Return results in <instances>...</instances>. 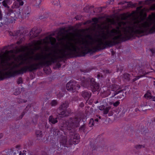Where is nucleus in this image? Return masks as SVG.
Wrapping results in <instances>:
<instances>
[{"label": "nucleus", "mask_w": 155, "mask_h": 155, "mask_svg": "<svg viewBox=\"0 0 155 155\" xmlns=\"http://www.w3.org/2000/svg\"><path fill=\"white\" fill-rule=\"evenodd\" d=\"M144 147V146L143 145H136L135 147V148L137 149H138Z\"/></svg>", "instance_id": "14"}, {"label": "nucleus", "mask_w": 155, "mask_h": 155, "mask_svg": "<svg viewBox=\"0 0 155 155\" xmlns=\"http://www.w3.org/2000/svg\"><path fill=\"white\" fill-rule=\"evenodd\" d=\"M2 1V0H0V3H1Z\"/></svg>", "instance_id": "39"}, {"label": "nucleus", "mask_w": 155, "mask_h": 155, "mask_svg": "<svg viewBox=\"0 0 155 155\" xmlns=\"http://www.w3.org/2000/svg\"><path fill=\"white\" fill-rule=\"evenodd\" d=\"M95 121H97V122H98V119L97 118V119H96L95 120Z\"/></svg>", "instance_id": "33"}, {"label": "nucleus", "mask_w": 155, "mask_h": 155, "mask_svg": "<svg viewBox=\"0 0 155 155\" xmlns=\"http://www.w3.org/2000/svg\"><path fill=\"white\" fill-rule=\"evenodd\" d=\"M57 103V101H53L51 102V104L52 106L55 105Z\"/></svg>", "instance_id": "21"}, {"label": "nucleus", "mask_w": 155, "mask_h": 155, "mask_svg": "<svg viewBox=\"0 0 155 155\" xmlns=\"http://www.w3.org/2000/svg\"><path fill=\"white\" fill-rule=\"evenodd\" d=\"M49 122L52 124H54L57 122L56 119H54L52 116H50L49 118Z\"/></svg>", "instance_id": "7"}, {"label": "nucleus", "mask_w": 155, "mask_h": 155, "mask_svg": "<svg viewBox=\"0 0 155 155\" xmlns=\"http://www.w3.org/2000/svg\"><path fill=\"white\" fill-rule=\"evenodd\" d=\"M19 94V89H16V91L14 92V94L16 95H17Z\"/></svg>", "instance_id": "17"}, {"label": "nucleus", "mask_w": 155, "mask_h": 155, "mask_svg": "<svg viewBox=\"0 0 155 155\" xmlns=\"http://www.w3.org/2000/svg\"><path fill=\"white\" fill-rule=\"evenodd\" d=\"M0 27H1V25H0Z\"/></svg>", "instance_id": "46"}, {"label": "nucleus", "mask_w": 155, "mask_h": 155, "mask_svg": "<svg viewBox=\"0 0 155 155\" xmlns=\"http://www.w3.org/2000/svg\"><path fill=\"white\" fill-rule=\"evenodd\" d=\"M11 22L12 23L13 22V21H11Z\"/></svg>", "instance_id": "42"}, {"label": "nucleus", "mask_w": 155, "mask_h": 155, "mask_svg": "<svg viewBox=\"0 0 155 155\" xmlns=\"http://www.w3.org/2000/svg\"><path fill=\"white\" fill-rule=\"evenodd\" d=\"M26 11L25 12V14L28 15L30 14V9L29 8H26Z\"/></svg>", "instance_id": "16"}, {"label": "nucleus", "mask_w": 155, "mask_h": 155, "mask_svg": "<svg viewBox=\"0 0 155 155\" xmlns=\"http://www.w3.org/2000/svg\"><path fill=\"white\" fill-rule=\"evenodd\" d=\"M13 7L14 8H18L19 7V0H17L15 1Z\"/></svg>", "instance_id": "6"}, {"label": "nucleus", "mask_w": 155, "mask_h": 155, "mask_svg": "<svg viewBox=\"0 0 155 155\" xmlns=\"http://www.w3.org/2000/svg\"><path fill=\"white\" fill-rule=\"evenodd\" d=\"M21 47H20V51L21 50Z\"/></svg>", "instance_id": "37"}, {"label": "nucleus", "mask_w": 155, "mask_h": 155, "mask_svg": "<svg viewBox=\"0 0 155 155\" xmlns=\"http://www.w3.org/2000/svg\"><path fill=\"white\" fill-rule=\"evenodd\" d=\"M19 43V41H18L17 42V44H18Z\"/></svg>", "instance_id": "35"}, {"label": "nucleus", "mask_w": 155, "mask_h": 155, "mask_svg": "<svg viewBox=\"0 0 155 155\" xmlns=\"http://www.w3.org/2000/svg\"><path fill=\"white\" fill-rule=\"evenodd\" d=\"M11 22L12 23L13 22V21H11Z\"/></svg>", "instance_id": "43"}, {"label": "nucleus", "mask_w": 155, "mask_h": 155, "mask_svg": "<svg viewBox=\"0 0 155 155\" xmlns=\"http://www.w3.org/2000/svg\"><path fill=\"white\" fill-rule=\"evenodd\" d=\"M13 15V13L12 10L8 12L7 13V15L9 16L12 17V15Z\"/></svg>", "instance_id": "15"}, {"label": "nucleus", "mask_w": 155, "mask_h": 155, "mask_svg": "<svg viewBox=\"0 0 155 155\" xmlns=\"http://www.w3.org/2000/svg\"><path fill=\"white\" fill-rule=\"evenodd\" d=\"M120 103V102L119 101H117L114 103L113 104V105L115 107H117L119 104Z\"/></svg>", "instance_id": "19"}, {"label": "nucleus", "mask_w": 155, "mask_h": 155, "mask_svg": "<svg viewBox=\"0 0 155 155\" xmlns=\"http://www.w3.org/2000/svg\"><path fill=\"white\" fill-rule=\"evenodd\" d=\"M20 83H21V80H20Z\"/></svg>", "instance_id": "45"}, {"label": "nucleus", "mask_w": 155, "mask_h": 155, "mask_svg": "<svg viewBox=\"0 0 155 155\" xmlns=\"http://www.w3.org/2000/svg\"><path fill=\"white\" fill-rule=\"evenodd\" d=\"M104 106L103 105L100 106L99 107V109L100 110H102L104 109Z\"/></svg>", "instance_id": "23"}, {"label": "nucleus", "mask_w": 155, "mask_h": 155, "mask_svg": "<svg viewBox=\"0 0 155 155\" xmlns=\"http://www.w3.org/2000/svg\"><path fill=\"white\" fill-rule=\"evenodd\" d=\"M18 148L19 149V146H17L16 147V149L15 150V151H16V152H15L13 153L14 155H16V154L17 155L18 154V155H19V153L18 151Z\"/></svg>", "instance_id": "11"}, {"label": "nucleus", "mask_w": 155, "mask_h": 155, "mask_svg": "<svg viewBox=\"0 0 155 155\" xmlns=\"http://www.w3.org/2000/svg\"><path fill=\"white\" fill-rule=\"evenodd\" d=\"M147 105V104H145L143 105V106H146V105Z\"/></svg>", "instance_id": "36"}, {"label": "nucleus", "mask_w": 155, "mask_h": 155, "mask_svg": "<svg viewBox=\"0 0 155 155\" xmlns=\"http://www.w3.org/2000/svg\"><path fill=\"white\" fill-rule=\"evenodd\" d=\"M35 30H34V29H32L30 32V35L32 37H36V35H35Z\"/></svg>", "instance_id": "9"}, {"label": "nucleus", "mask_w": 155, "mask_h": 155, "mask_svg": "<svg viewBox=\"0 0 155 155\" xmlns=\"http://www.w3.org/2000/svg\"><path fill=\"white\" fill-rule=\"evenodd\" d=\"M153 101H155V97H152L151 99Z\"/></svg>", "instance_id": "30"}, {"label": "nucleus", "mask_w": 155, "mask_h": 155, "mask_svg": "<svg viewBox=\"0 0 155 155\" xmlns=\"http://www.w3.org/2000/svg\"><path fill=\"white\" fill-rule=\"evenodd\" d=\"M66 111H64L61 113V114L63 116H66L68 115L66 114Z\"/></svg>", "instance_id": "20"}, {"label": "nucleus", "mask_w": 155, "mask_h": 155, "mask_svg": "<svg viewBox=\"0 0 155 155\" xmlns=\"http://www.w3.org/2000/svg\"><path fill=\"white\" fill-rule=\"evenodd\" d=\"M36 135L37 137H41L42 135L41 132L40 130L37 131L36 132Z\"/></svg>", "instance_id": "10"}, {"label": "nucleus", "mask_w": 155, "mask_h": 155, "mask_svg": "<svg viewBox=\"0 0 155 155\" xmlns=\"http://www.w3.org/2000/svg\"><path fill=\"white\" fill-rule=\"evenodd\" d=\"M150 10H154L155 9V4L151 6L150 8Z\"/></svg>", "instance_id": "22"}, {"label": "nucleus", "mask_w": 155, "mask_h": 155, "mask_svg": "<svg viewBox=\"0 0 155 155\" xmlns=\"http://www.w3.org/2000/svg\"><path fill=\"white\" fill-rule=\"evenodd\" d=\"M140 77H137V79H135V80L138 79L140 78Z\"/></svg>", "instance_id": "34"}, {"label": "nucleus", "mask_w": 155, "mask_h": 155, "mask_svg": "<svg viewBox=\"0 0 155 155\" xmlns=\"http://www.w3.org/2000/svg\"><path fill=\"white\" fill-rule=\"evenodd\" d=\"M77 121V123H78L79 120H78Z\"/></svg>", "instance_id": "41"}, {"label": "nucleus", "mask_w": 155, "mask_h": 155, "mask_svg": "<svg viewBox=\"0 0 155 155\" xmlns=\"http://www.w3.org/2000/svg\"><path fill=\"white\" fill-rule=\"evenodd\" d=\"M61 108H63L64 107H66V106H65V104H63V105H61Z\"/></svg>", "instance_id": "29"}, {"label": "nucleus", "mask_w": 155, "mask_h": 155, "mask_svg": "<svg viewBox=\"0 0 155 155\" xmlns=\"http://www.w3.org/2000/svg\"><path fill=\"white\" fill-rule=\"evenodd\" d=\"M3 1H4V2L7 3L8 4L10 3V0H4Z\"/></svg>", "instance_id": "26"}, {"label": "nucleus", "mask_w": 155, "mask_h": 155, "mask_svg": "<svg viewBox=\"0 0 155 155\" xmlns=\"http://www.w3.org/2000/svg\"><path fill=\"white\" fill-rule=\"evenodd\" d=\"M9 34L10 36H13V32H12L11 31L9 32Z\"/></svg>", "instance_id": "28"}, {"label": "nucleus", "mask_w": 155, "mask_h": 155, "mask_svg": "<svg viewBox=\"0 0 155 155\" xmlns=\"http://www.w3.org/2000/svg\"><path fill=\"white\" fill-rule=\"evenodd\" d=\"M93 21L95 22V23H96L98 20L97 18H94L93 19Z\"/></svg>", "instance_id": "25"}, {"label": "nucleus", "mask_w": 155, "mask_h": 155, "mask_svg": "<svg viewBox=\"0 0 155 155\" xmlns=\"http://www.w3.org/2000/svg\"><path fill=\"white\" fill-rule=\"evenodd\" d=\"M23 4V2L21 0H20V5H22Z\"/></svg>", "instance_id": "27"}, {"label": "nucleus", "mask_w": 155, "mask_h": 155, "mask_svg": "<svg viewBox=\"0 0 155 155\" xmlns=\"http://www.w3.org/2000/svg\"><path fill=\"white\" fill-rule=\"evenodd\" d=\"M17 83L18 84H19V78L18 79Z\"/></svg>", "instance_id": "32"}, {"label": "nucleus", "mask_w": 155, "mask_h": 155, "mask_svg": "<svg viewBox=\"0 0 155 155\" xmlns=\"http://www.w3.org/2000/svg\"><path fill=\"white\" fill-rule=\"evenodd\" d=\"M82 96L85 98H88L91 96V94L87 92H83L82 94Z\"/></svg>", "instance_id": "4"}, {"label": "nucleus", "mask_w": 155, "mask_h": 155, "mask_svg": "<svg viewBox=\"0 0 155 155\" xmlns=\"http://www.w3.org/2000/svg\"><path fill=\"white\" fill-rule=\"evenodd\" d=\"M94 85L91 87L92 90L93 92L97 91L99 88V86L98 84L94 83Z\"/></svg>", "instance_id": "3"}, {"label": "nucleus", "mask_w": 155, "mask_h": 155, "mask_svg": "<svg viewBox=\"0 0 155 155\" xmlns=\"http://www.w3.org/2000/svg\"><path fill=\"white\" fill-rule=\"evenodd\" d=\"M82 85H83V86H84V85L83 84H82Z\"/></svg>", "instance_id": "44"}, {"label": "nucleus", "mask_w": 155, "mask_h": 155, "mask_svg": "<svg viewBox=\"0 0 155 155\" xmlns=\"http://www.w3.org/2000/svg\"><path fill=\"white\" fill-rule=\"evenodd\" d=\"M144 97L147 99H151L152 97L151 96V94L149 91H148L145 94L144 96Z\"/></svg>", "instance_id": "5"}, {"label": "nucleus", "mask_w": 155, "mask_h": 155, "mask_svg": "<svg viewBox=\"0 0 155 155\" xmlns=\"http://www.w3.org/2000/svg\"><path fill=\"white\" fill-rule=\"evenodd\" d=\"M79 142V140L78 139L76 141L73 140V143L75 144L78 143Z\"/></svg>", "instance_id": "24"}, {"label": "nucleus", "mask_w": 155, "mask_h": 155, "mask_svg": "<svg viewBox=\"0 0 155 155\" xmlns=\"http://www.w3.org/2000/svg\"><path fill=\"white\" fill-rule=\"evenodd\" d=\"M110 107H106L105 109L104 108V114H107L109 110L110 109Z\"/></svg>", "instance_id": "13"}, {"label": "nucleus", "mask_w": 155, "mask_h": 155, "mask_svg": "<svg viewBox=\"0 0 155 155\" xmlns=\"http://www.w3.org/2000/svg\"><path fill=\"white\" fill-rule=\"evenodd\" d=\"M66 87L68 90L74 92L79 89L80 86L75 82H70L67 84Z\"/></svg>", "instance_id": "2"}, {"label": "nucleus", "mask_w": 155, "mask_h": 155, "mask_svg": "<svg viewBox=\"0 0 155 155\" xmlns=\"http://www.w3.org/2000/svg\"><path fill=\"white\" fill-rule=\"evenodd\" d=\"M56 42L54 38L49 36L43 40L33 41L30 47L23 50L27 53L22 62L20 55V64H26L28 65V68L33 70L35 69V66L54 62L57 58L64 57L77 50L98 48V36L93 38L89 35L81 36L77 38H70L61 42L56 49L48 47L50 43L55 47Z\"/></svg>", "instance_id": "1"}, {"label": "nucleus", "mask_w": 155, "mask_h": 155, "mask_svg": "<svg viewBox=\"0 0 155 155\" xmlns=\"http://www.w3.org/2000/svg\"><path fill=\"white\" fill-rule=\"evenodd\" d=\"M3 5L5 6V7L9 8V6L7 5V4H8L7 3L4 2V1H3L2 2Z\"/></svg>", "instance_id": "18"}, {"label": "nucleus", "mask_w": 155, "mask_h": 155, "mask_svg": "<svg viewBox=\"0 0 155 155\" xmlns=\"http://www.w3.org/2000/svg\"><path fill=\"white\" fill-rule=\"evenodd\" d=\"M94 124V121L93 119H91L89 123V125L90 127H92Z\"/></svg>", "instance_id": "8"}, {"label": "nucleus", "mask_w": 155, "mask_h": 155, "mask_svg": "<svg viewBox=\"0 0 155 155\" xmlns=\"http://www.w3.org/2000/svg\"><path fill=\"white\" fill-rule=\"evenodd\" d=\"M3 136V134H0V139L2 138Z\"/></svg>", "instance_id": "31"}, {"label": "nucleus", "mask_w": 155, "mask_h": 155, "mask_svg": "<svg viewBox=\"0 0 155 155\" xmlns=\"http://www.w3.org/2000/svg\"><path fill=\"white\" fill-rule=\"evenodd\" d=\"M98 117L99 118V119H101V117L100 116H99Z\"/></svg>", "instance_id": "38"}, {"label": "nucleus", "mask_w": 155, "mask_h": 155, "mask_svg": "<svg viewBox=\"0 0 155 155\" xmlns=\"http://www.w3.org/2000/svg\"><path fill=\"white\" fill-rule=\"evenodd\" d=\"M23 155H25V153H23Z\"/></svg>", "instance_id": "40"}, {"label": "nucleus", "mask_w": 155, "mask_h": 155, "mask_svg": "<svg viewBox=\"0 0 155 155\" xmlns=\"http://www.w3.org/2000/svg\"><path fill=\"white\" fill-rule=\"evenodd\" d=\"M19 33V30L14 31L13 32V36H17L18 35Z\"/></svg>", "instance_id": "12"}]
</instances>
